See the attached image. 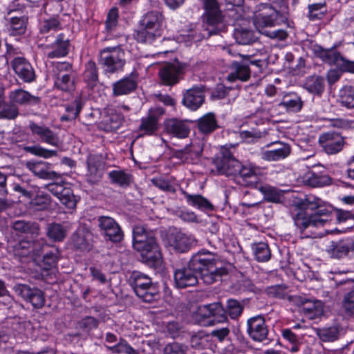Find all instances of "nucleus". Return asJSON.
<instances>
[{"mask_svg":"<svg viewBox=\"0 0 354 354\" xmlns=\"http://www.w3.org/2000/svg\"><path fill=\"white\" fill-rule=\"evenodd\" d=\"M218 262L209 253L194 255L187 266L174 272V281L178 288H185L198 283V277L205 284L210 285L227 274L226 268L218 266Z\"/></svg>","mask_w":354,"mask_h":354,"instance_id":"nucleus-1","label":"nucleus"},{"mask_svg":"<svg viewBox=\"0 0 354 354\" xmlns=\"http://www.w3.org/2000/svg\"><path fill=\"white\" fill-rule=\"evenodd\" d=\"M295 225L302 233L309 227H324L332 221V209L321 198L308 195L298 204L292 216Z\"/></svg>","mask_w":354,"mask_h":354,"instance_id":"nucleus-2","label":"nucleus"},{"mask_svg":"<svg viewBox=\"0 0 354 354\" xmlns=\"http://www.w3.org/2000/svg\"><path fill=\"white\" fill-rule=\"evenodd\" d=\"M164 21L162 14L158 11H149L145 14L140 21V28L134 34L137 41L151 44L161 36V26Z\"/></svg>","mask_w":354,"mask_h":354,"instance_id":"nucleus-3","label":"nucleus"},{"mask_svg":"<svg viewBox=\"0 0 354 354\" xmlns=\"http://www.w3.org/2000/svg\"><path fill=\"white\" fill-rule=\"evenodd\" d=\"M129 281L136 295L144 302L151 303L158 299V288L147 274L133 271Z\"/></svg>","mask_w":354,"mask_h":354,"instance_id":"nucleus-4","label":"nucleus"},{"mask_svg":"<svg viewBox=\"0 0 354 354\" xmlns=\"http://www.w3.org/2000/svg\"><path fill=\"white\" fill-rule=\"evenodd\" d=\"M99 64L106 74L121 71L126 64L125 52L120 44L105 47L99 52Z\"/></svg>","mask_w":354,"mask_h":354,"instance_id":"nucleus-5","label":"nucleus"},{"mask_svg":"<svg viewBox=\"0 0 354 354\" xmlns=\"http://www.w3.org/2000/svg\"><path fill=\"white\" fill-rule=\"evenodd\" d=\"M229 54L233 56L239 55L243 59L241 61H233L230 66V73L227 76V80L230 82L240 80L247 82L250 78L251 71L250 65L257 68V72H261L263 68L264 63L261 59L250 60L249 55H244L240 53L233 54L232 49L228 50Z\"/></svg>","mask_w":354,"mask_h":354,"instance_id":"nucleus-6","label":"nucleus"},{"mask_svg":"<svg viewBox=\"0 0 354 354\" xmlns=\"http://www.w3.org/2000/svg\"><path fill=\"white\" fill-rule=\"evenodd\" d=\"M203 3L205 11L207 27L203 33H200L194 37L195 41L217 34L220 30L217 26L220 25L223 21L221 10L217 0H203Z\"/></svg>","mask_w":354,"mask_h":354,"instance_id":"nucleus-7","label":"nucleus"},{"mask_svg":"<svg viewBox=\"0 0 354 354\" xmlns=\"http://www.w3.org/2000/svg\"><path fill=\"white\" fill-rule=\"evenodd\" d=\"M196 320L201 325L209 326L216 321H226L227 317L222 305L220 303H213L199 306L196 313Z\"/></svg>","mask_w":354,"mask_h":354,"instance_id":"nucleus-8","label":"nucleus"},{"mask_svg":"<svg viewBox=\"0 0 354 354\" xmlns=\"http://www.w3.org/2000/svg\"><path fill=\"white\" fill-rule=\"evenodd\" d=\"M133 248L140 253L142 261L149 267L157 268L162 266V256L155 237L142 243L140 248Z\"/></svg>","mask_w":354,"mask_h":354,"instance_id":"nucleus-9","label":"nucleus"},{"mask_svg":"<svg viewBox=\"0 0 354 354\" xmlns=\"http://www.w3.org/2000/svg\"><path fill=\"white\" fill-rule=\"evenodd\" d=\"M97 226L100 234L105 240L113 243H120L124 237L123 232L119 224L111 217L101 216L97 218Z\"/></svg>","mask_w":354,"mask_h":354,"instance_id":"nucleus-10","label":"nucleus"},{"mask_svg":"<svg viewBox=\"0 0 354 354\" xmlns=\"http://www.w3.org/2000/svg\"><path fill=\"white\" fill-rule=\"evenodd\" d=\"M221 154V157L216 158L214 162L218 174L236 176L242 164L233 156L228 149L223 148Z\"/></svg>","mask_w":354,"mask_h":354,"instance_id":"nucleus-11","label":"nucleus"},{"mask_svg":"<svg viewBox=\"0 0 354 354\" xmlns=\"http://www.w3.org/2000/svg\"><path fill=\"white\" fill-rule=\"evenodd\" d=\"M187 67L185 63L175 62L164 65L158 72L161 83L173 86L178 83Z\"/></svg>","mask_w":354,"mask_h":354,"instance_id":"nucleus-12","label":"nucleus"},{"mask_svg":"<svg viewBox=\"0 0 354 354\" xmlns=\"http://www.w3.org/2000/svg\"><path fill=\"white\" fill-rule=\"evenodd\" d=\"M14 290L17 295L31 304L35 308H41L45 305L44 293L37 288H31L26 284L19 283L14 286Z\"/></svg>","mask_w":354,"mask_h":354,"instance_id":"nucleus-13","label":"nucleus"},{"mask_svg":"<svg viewBox=\"0 0 354 354\" xmlns=\"http://www.w3.org/2000/svg\"><path fill=\"white\" fill-rule=\"evenodd\" d=\"M318 141L324 151L330 155L341 151L345 145L344 137L336 131L322 133Z\"/></svg>","mask_w":354,"mask_h":354,"instance_id":"nucleus-14","label":"nucleus"},{"mask_svg":"<svg viewBox=\"0 0 354 354\" xmlns=\"http://www.w3.org/2000/svg\"><path fill=\"white\" fill-rule=\"evenodd\" d=\"M28 128L32 135L37 138L41 142L54 147H58L61 143L58 134L45 124L30 121Z\"/></svg>","mask_w":354,"mask_h":354,"instance_id":"nucleus-15","label":"nucleus"},{"mask_svg":"<svg viewBox=\"0 0 354 354\" xmlns=\"http://www.w3.org/2000/svg\"><path fill=\"white\" fill-rule=\"evenodd\" d=\"M247 333L255 342H261L266 339L268 329L264 318L261 315L250 318L247 322Z\"/></svg>","mask_w":354,"mask_h":354,"instance_id":"nucleus-16","label":"nucleus"},{"mask_svg":"<svg viewBox=\"0 0 354 354\" xmlns=\"http://www.w3.org/2000/svg\"><path fill=\"white\" fill-rule=\"evenodd\" d=\"M26 167L39 178L59 180L60 175L53 170L51 164L44 161H28Z\"/></svg>","mask_w":354,"mask_h":354,"instance_id":"nucleus-17","label":"nucleus"},{"mask_svg":"<svg viewBox=\"0 0 354 354\" xmlns=\"http://www.w3.org/2000/svg\"><path fill=\"white\" fill-rule=\"evenodd\" d=\"M71 242L77 250L89 252L93 247V234L85 226H80L73 234Z\"/></svg>","mask_w":354,"mask_h":354,"instance_id":"nucleus-18","label":"nucleus"},{"mask_svg":"<svg viewBox=\"0 0 354 354\" xmlns=\"http://www.w3.org/2000/svg\"><path fill=\"white\" fill-rule=\"evenodd\" d=\"M123 116L114 109H108L99 122L97 127L106 132L116 131L122 125Z\"/></svg>","mask_w":354,"mask_h":354,"instance_id":"nucleus-19","label":"nucleus"},{"mask_svg":"<svg viewBox=\"0 0 354 354\" xmlns=\"http://www.w3.org/2000/svg\"><path fill=\"white\" fill-rule=\"evenodd\" d=\"M205 86H194L183 94V104L192 110H196L204 102Z\"/></svg>","mask_w":354,"mask_h":354,"instance_id":"nucleus-20","label":"nucleus"},{"mask_svg":"<svg viewBox=\"0 0 354 354\" xmlns=\"http://www.w3.org/2000/svg\"><path fill=\"white\" fill-rule=\"evenodd\" d=\"M17 75L25 82H32L35 80V73L32 65L24 57H16L11 62Z\"/></svg>","mask_w":354,"mask_h":354,"instance_id":"nucleus-21","label":"nucleus"},{"mask_svg":"<svg viewBox=\"0 0 354 354\" xmlns=\"http://www.w3.org/2000/svg\"><path fill=\"white\" fill-rule=\"evenodd\" d=\"M313 50L315 56L323 62L330 66H335L339 69L343 56L337 49L334 48H324L319 45H315L313 46Z\"/></svg>","mask_w":354,"mask_h":354,"instance_id":"nucleus-22","label":"nucleus"},{"mask_svg":"<svg viewBox=\"0 0 354 354\" xmlns=\"http://www.w3.org/2000/svg\"><path fill=\"white\" fill-rule=\"evenodd\" d=\"M268 147H272L270 150L262 153V158L268 161H277L288 157L290 153L289 145L281 142H273L266 145Z\"/></svg>","mask_w":354,"mask_h":354,"instance_id":"nucleus-23","label":"nucleus"},{"mask_svg":"<svg viewBox=\"0 0 354 354\" xmlns=\"http://www.w3.org/2000/svg\"><path fill=\"white\" fill-rule=\"evenodd\" d=\"M281 15L274 10L269 14H259L255 17L254 25L259 32L263 35L264 31H268L267 28L274 27L279 24Z\"/></svg>","mask_w":354,"mask_h":354,"instance_id":"nucleus-24","label":"nucleus"},{"mask_svg":"<svg viewBox=\"0 0 354 354\" xmlns=\"http://www.w3.org/2000/svg\"><path fill=\"white\" fill-rule=\"evenodd\" d=\"M167 133L178 138H185L189 136L190 128L186 121L176 118H170L165 122Z\"/></svg>","mask_w":354,"mask_h":354,"instance_id":"nucleus-25","label":"nucleus"},{"mask_svg":"<svg viewBox=\"0 0 354 354\" xmlns=\"http://www.w3.org/2000/svg\"><path fill=\"white\" fill-rule=\"evenodd\" d=\"M35 243L30 241L21 240L19 241H12L8 243V250L15 256L19 257H28L32 254L38 255V252L35 249Z\"/></svg>","mask_w":354,"mask_h":354,"instance_id":"nucleus-26","label":"nucleus"},{"mask_svg":"<svg viewBox=\"0 0 354 354\" xmlns=\"http://www.w3.org/2000/svg\"><path fill=\"white\" fill-rule=\"evenodd\" d=\"M202 152V148L197 144L191 143L185 148L176 150L174 157L179 159L183 163H193L198 159Z\"/></svg>","mask_w":354,"mask_h":354,"instance_id":"nucleus-27","label":"nucleus"},{"mask_svg":"<svg viewBox=\"0 0 354 354\" xmlns=\"http://www.w3.org/2000/svg\"><path fill=\"white\" fill-rule=\"evenodd\" d=\"M170 245L178 252H187L196 243L195 239L181 232H176L171 235Z\"/></svg>","mask_w":354,"mask_h":354,"instance_id":"nucleus-28","label":"nucleus"},{"mask_svg":"<svg viewBox=\"0 0 354 354\" xmlns=\"http://www.w3.org/2000/svg\"><path fill=\"white\" fill-rule=\"evenodd\" d=\"M164 113L162 109H151L147 116L141 119L140 131L144 134L153 135L158 129V117L157 115H162Z\"/></svg>","mask_w":354,"mask_h":354,"instance_id":"nucleus-29","label":"nucleus"},{"mask_svg":"<svg viewBox=\"0 0 354 354\" xmlns=\"http://www.w3.org/2000/svg\"><path fill=\"white\" fill-rule=\"evenodd\" d=\"M9 100L10 102L20 105L37 104L40 102L39 97L32 95L29 92L21 88L10 91Z\"/></svg>","mask_w":354,"mask_h":354,"instance_id":"nucleus-30","label":"nucleus"},{"mask_svg":"<svg viewBox=\"0 0 354 354\" xmlns=\"http://www.w3.org/2000/svg\"><path fill=\"white\" fill-rule=\"evenodd\" d=\"M69 39L62 33L57 35L52 44V50L47 53L48 58L62 57L68 55L69 50Z\"/></svg>","mask_w":354,"mask_h":354,"instance_id":"nucleus-31","label":"nucleus"},{"mask_svg":"<svg viewBox=\"0 0 354 354\" xmlns=\"http://www.w3.org/2000/svg\"><path fill=\"white\" fill-rule=\"evenodd\" d=\"M353 248L351 242L340 240L332 241L326 248V252L331 258L342 259L346 257Z\"/></svg>","mask_w":354,"mask_h":354,"instance_id":"nucleus-32","label":"nucleus"},{"mask_svg":"<svg viewBox=\"0 0 354 354\" xmlns=\"http://www.w3.org/2000/svg\"><path fill=\"white\" fill-rule=\"evenodd\" d=\"M11 227L17 234H30L32 237L37 236L39 230L37 223L24 220L15 221Z\"/></svg>","mask_w":354,"mask_h":354,"instance_id":"nucleus-33","label":"nucleus"},{"mask_svg":"<svg viewBox=\"0 0 354 354\" xmlns=\"http://www.w3.org/2000/svg\"><path fill=\"white\" fill-rule=\"evenodd\" d=\"M235 177L238 183L243 185L252 184L257 180V169L250 165H241V168Z\"/></svg>","mask_w":354,"mask_h":354,"instance_id":"nucleus-34","label":"nucleus"},{"mask_svg":"<svg viewBox=\"0 0 354 354\" xmlns=\"http://www.w3.org/2000/svg\"><path fill=\"white\" fill-rule=\"evenodd\" d=\"M136 86V81L131 77H127L113 84V93L115 96L126 95L134 91Z\"/></svg>","mask_w":354,"mask_h":354,"instance_id":"nucleus-35","label":"nucleus"},{"mask_svg":"<svg viewBox=\"0 0 354 354\" xmlns=\"http://www.w3.org/2000/svg\"><path fill=\"white\" fill-rule=\"evenodd\" d=\"M188 205L197 207L203 211H214V206L205 197L200 194L192 195L183 192Z\"/></svg>","mask_w":354,"mask_h":354,"instance_id":"nucleus-36","label":"nucleus"},{"mask_svg":"<svg viewBox=\"0 0 354 354\" xmlns=\"http://www.w3.org/2000/svg\"><path fill=\"white\" fill-rule=\"evenodd\" d=\"M303 86L308 92L320 95L324 91V79L315 75L309 76L305 80Z\"/></svg>","mask_w":354,"mask_h":354,"instance_id":"nucleus-37","label":"nucleus"},{"mask_svg":"<svg viewBox=\"0 0 354 354\" xmlns=\"http://www.w3.org/2000/svg\"><path fill=\"white\" fill-rule=\"evenodd\" d=\"M197 126L199 131L204 134H209L218 127L215 115L212 113H208L199 118Z\"/></svg>","mask_w":354,"mask_h":354,"instance_id":"nucleus-38","label":"nucleus"},{"mask_svg":"<svg viewBox=\"0 0 354 354\" xmlns=\"http://www.w3.org/2000/svg\"><path fill=\"white\" fill-rule=\"evenodd\" d=\"M234 37L236 41L241 45H250L257 40V37L253 30L243 27L234 29Z\"/></svg>","mask_w":354,"mask_h":354,"instance_id":"nucleus-39","label":"nucleus"},{"mask_svg":"<svg viewBox=\"0 0 354 354\" xmlns=\"http://www.w3.org/2000/svg\"><path fill=\"white\" fill-rule=\"evenodd\" d=\"M279 105L285 107L288 111L297 113L302 109L303 101L296 93H290L284 96Z\"/></svg>","mask_w":354,"mask_h":354,"instance_id":"nucleus-40","label":"nucleus"},{"mask_svg":"<svg viewBox=\"0 0 354 354\" xmlns=\"http://www.w3.org/2000/svg\"><path fill=\"white\" fill-rule=\"evenodd\" d=\"M111 183L121 187L129 186L132 182V176L124 170H113L108 174Z\"/></svg>","mask_w":354,"mask_h":354,"instance_id":"nucleus-41","label":"nucleus"},{"mask_svg":"<svg viewBox=\"0 0 354 354\" xmlns=\"http://www.w3.org/2000/svg\"><path fill=\"white\" fill-rule=\"evenodd\" d=\"M67 232L68 229L66 226L53 223L48 225L46 234L53 241L60 242L66 238Z\"/></svg>","mask_w":354,"mask_h":354,"instance_id":"nucleus-42","label":"nucleus"},{"mask_svg":"<svg viewBox=\"0 0 354 354\" xmlns=\"http://www.w3.org/2000/svg\"><path fill=\"white\" fill-rule=\"evenodd\" d=\"M84 79L88 86L93 88L98 83V73L95 63L89 61L86 64Z\"/></svg>","mask_w":354,"mask_h":354,"instance_id":"nucleus-43","label":"nucleus"},{"mask_svg":"<svg viewBox=\"0 0 354 354\" xmlns=\"http://www.w3.org/2000/svg\"><path fill=\"white\" fill-rule=\"evenodd\" d=\"M255 259L259 262H266L271 258V252L268 245L263 242L254 243L252 245Z\"/></svg>","mask_w":354,"mask_h":354,"instance_id":"nucleus-44","label":"nucleus"},{"mask_svg":"<svg viewBox=\"0 0 354 354\" xmlns=\"http://www.w3.org/2000/svg\"><path fill=\"white\" fill-rule=\"evenodd\" d=\"M19 113V109L14 103H7L0 97L1 119L15 120Z\"/></svg>","mask_w":354,"mask_h":354,"instance_id":"nucleus-45","label":"nucleus"},{"mask_svg":"<svg viewBox=\"0 0 354 354\" xmlns=\"http://www.w3.org/2000/svg\"><path fill=\"white\" fill-rule=\"evenodd\" d=\"M149 238H154V236L148 233L142 225H136L133 229V247L140 248L141 244L148 241Z\"/></svg>","mask_w":354,"mask_h":354,"instance_id":"nucleus-46","label":"nucleus"},{"mask_svg":"<svg viewBox=\"0 0 354 354\" xmlns=\"http://www.w3.org/2000/svg\"><path fill=\"white\" fill-rule=\"evenodd\" d=\"M27 18L25 17H13L10 19V27L8 30L12 36L21 35L26 30Z\"/></svg>","mask_w":354,"mask_h":354,"instance_id":"nucleus-47","label":"nucleus"},{"mask_svg":"<svg viewBox=\"0 0 354 354\" xmlns=\"http://www.w3.org/2000/svg\"><path fill=\"white\" fill-rule=\"evenodd\" d=\"M55 86L58 89L68 92L74 88V82L70 73H57L55 80Z\"/></svg>","mask_w":354,"mask_h":354,"instance_id":"nucleus-48","label":"nucleus"},{"mask_svg":"<svg viewBox=\"0 0 354 354\" xmlns=\"http://www.w3.org/2000/svg\"><path fill=\"white\" fill-rule=\"evenodd\" d=\"M315 332L322 342H333L339 337V330L336 326L317 328Z\"/></svg>","mask_w":354,"mask_h":354,"instance_id":"nucleus-49","label":"nucleus"},{"mask_svg":"<svg viewBox=\"0 0 354 354\" xmlns=\"http://www.w3.org/2000/svg\"><path fill=\"white\" fill-rule=\"evenodd\" d=\"M260 191L263 194L266 201L275 203L281 202L283 193L277 189L273 187L265 186L261 187Z\"/></svg>","mask_w":354,"mask_h":354,"instance_id":"nucleus-50","label":"nucleus"},{"mask_svg":"<svg viewBox=\"0 0 354 354\" xmlns=\"http://www.w3.org/2000/svg\"><path fill=\"white\" fill-rule=\"evenodd\" d=\"M340 103L348 109L354 108V87L344 86L340 93Z\"/></svg>","mask_w":354,"mask_h":354,"instance_id":"nucleus-51","label":"nucleus"},{"mask_svg":"<svg viewBox=\"0 0 354 354\" xmlns=\"http://www.w3.org/2000/svg\"><path fill=\"white\" fill-rule=\"evenodd\" d=\"M24 150L27 153L44 158H49L57 155V151L47 149L39 145L26 146L24 147Z\"/></svg>","mask_w":354,"mask_h":354,"instance_id":"nucleus-52","label":"nucleus"},{"mask_svg":"<svg viewBox=\"0 0 354 354\" xmlns=\"http://www.w3.org/2000/svg\"><path fill=\"white\" fill-rule=\"evenodd\" d=\"M61 28L60 22L57 18L44 19L40 22L39 31L41 34L56 32Z\"/></svg>","mask_w":354,"mask_h":354,"instance_id":"nucleus-53","label":"nucleus"},{"mask_svg":"<svg viewBox=\"0 0 354 354\" xmlns=\"http://www.w3.org/2000/svg\"><path fill=\"white\" fill-rule=\"evenodd\" d=\"M188 346L183 343L172 342L167 344L163 348V354H187Z\"/></svg>","mask_w":354,"mask_h":354,"instance_id":"nucleus-54","label":"nucleus"},{"mask_svg":"<svg viewBox=\"0 0 354 354\" xmlns=\"http://www.w3.org/2000/svg\"><path fill=\"white\" fill-rule=\"evenodd\" d=\"M331 178L328 175L311 174L306 179L308 184L312 187H323L331 183Z\"/></svg>","mask_w":354,"mask_h":354,"instance_id":"nucleus-55","label":"nucleus"},{"mask_svg":"<svg viewBox=\"0 0 354 354\" xmlns=\"http://www.w3.org/2000/svg\"><path fill=\"white\" fill-rule=\"evenodd\" d=\"M323 8H326L321 3H311L308 6V18L310 21L320 20L323 18L326 10L322 11Z\"/></svg>","mask_w":354,"mask_h":354,"instance_id":"nucleus-56","label":"nucleus"},{"mask_svg":"<svg viewBox=\"0 0 354 354\" xmlns=\"http://www.w3.org/2000/svg\"><path fill=\"white\" fill-rule=\"evenodd\" d=\"M82 107L81 102L80 100H75L71 104L66 106V111L67 114L62 117V120L68 121L75 119L78 116Z\"/></svg>","mask_w":354,"mask_h":354,"instance_id":"nucleus-57","label":"nucleus"},{"mask_svg":"<svg viewBox=\"0 0 354 354\" xmlns=\"http://www.w3.org/2000/svg\"><path fill=\"white\" fill-rule=\"evenodd\" d=\"M227 309L230 317L236 319L242 313L243 307L237 300L230 299L227 300Z\"/></svg>","mask_w":354,"mask_h":354,"instance_id":"nucleus-58","label":"nucleus"},{"mask_svg":"<svg viewBox=\"0 0 354 354\" xmlns=\"http://www.w3.org/2000/svg\"><path fill=\"white\" fill-rule=\"evenodd\" d=\"M61 203L68 209H74L76 207L77 199L73 194L72 189L69 187L65 191L62 198L59 200Z\"/></svg>","mask_w":354,"mask_h":354,"instance_id":"nucleus-59","label":"nucleus"},{"mask_svg":"<svg viewBox=\"0 0 354 354\" xmlns=\"http://www.w3.org/2000/svg\"><path fill=\"white\" fill-rule=\"evenodd\" d=\"M151 182L154 186L164 192L169 193H175L176 192L175 187L169 180L159 178L152 179Z\"/></svg>","mask_w":354,"mask_h":354,"instance_id":"nucleus-60","label":"nucleus"},{"mask_svg":"<svg viewBox=\"0 0 354 354\" xmlns=\"http://www.w3.org/2000/svg\"><path fill=\"white\" fill-rule=\"evenodd\" d=\"M50 201V197L47 194L38 193L33 199L32 203L37 209L41 210L46 209Z\"/></svg>","mask_w":354,"mask_h":354,"instance_id":"nucleus-61","label":"nucleus"},{"mask_svg":"<svg viewBox=\"0 0 354 354\" xmlns=\"http://www.w3.org/2000/svg\"><path fill=\"white\" fill-rule=\"evenodd\" d=\"M98 322L93 317H86L77 323V327L86 332L97 327Z\"/></svg>","mask_w":354,"mask_h":354,"instance_id":"nucleus-62","label":"nucleus"},{"mask_svg":"<svg viewBox=\"0 0 354 354\" xmlns=\"http://www.w3.org/2000/svg\"><path fill=\"white\" fill-rule=\"evenodd\" d=\"M55 180V182L50 183L49 184H46L44 185V187L47 189L54 196L57 195L59 191H63L64 194L65 191L69 188V187H66L64 185V183L62 181L61 177L59 180Z\"/></svg>","mask_w":354,"mask_h":354,"instance_id":"nucleus-63","label":"nucleus"},{"mask_svg":"<svg viewBox=\"0 0 354 354\" xmlns=\"http://www.w3.org/2000/svg\"><path fill=\"white\" fill-rule=\"evenodd\" d=\"M343 307L348 313L354 312V288L345 295L343 299Z\"/></svg>","mask_w":354,"mask_h":354,"instance_id":"nucleus-64","label":"nucleus"}]
</instances>
